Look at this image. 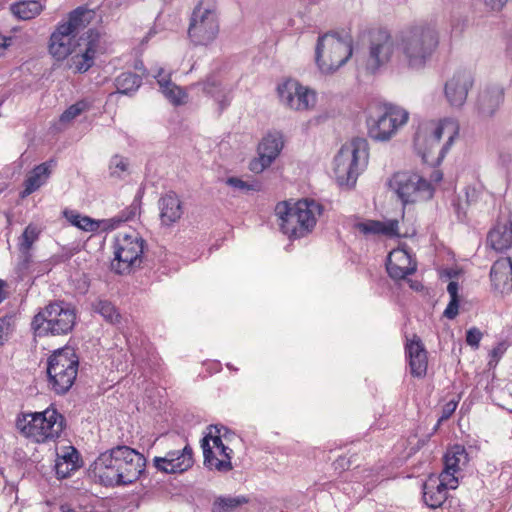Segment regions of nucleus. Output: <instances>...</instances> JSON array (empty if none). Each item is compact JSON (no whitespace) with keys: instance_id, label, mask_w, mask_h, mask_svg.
I'll return each instance as SVG.
<instances>
[{"instance_id":"obj_1","label":"nucleus","mask_w":512,"mask_h":512,"mask_svg":"<svg viewBox=\"0 0 512 512\" xmlns=\"http://www.w3.org/2000/svg\"><path fill=\"white\" fill-rule=\"evenodd\" d=\"M146 467L145 457L135 449L118 445L101 453L93 463V473L106 487L136 482Z\"/></svg>"},{"instance_id":"obj_2","label":"nucleus","mask_w":512,"mask_h":512,"mask_svg":"<svg viewBox=\"0 0 512 512\" xmlns=\"http://www.w3.org/2000/svg\"><path fill=\"white\" fill-rule=\"evenodd\" d=\"M323 206L313 199H302L296 203H278L275 215L281 231L290 239H299L310 234L319 217Z\"/></svg>"},{"instance_id":"obj_3","label":"nucleus","mask_w":512,"mask_h":512,"mask_svg":"<svg viewBox=\"0 0 512 512\" xmlns=\"http://www.w3.org/2000/svg\"><path fill=\"white\" fill-rule=\"evenodd\" d=\"M457 127L448 120L426 121L419 125L414 146L424 162L439 163L452 145Z\"/></svg>"},{"instance_id":"obj_4","label":"nucleus","mask_w":512,"mask_h":512,"mask_svg":"<svg viewBox=\"0 0 512 512\" xmlns=\"http://www.w3.org/2000/svg\"><path fill=\"white\" fill-rule=\"evenodd\" d=\"M368 142L364 138H354L345 143L334 158V174L341 186L352 187L361 171L368 164Z\"/></svg>"},{"instance_id":"obj_5","label":"nucleus","mask_w":512,"mask_h":512,"mask_svg":"<svg viewBox=\"0 0 512 512\" xmlns=\"http://www.w3.org/2000/svg\"><path fill=\"white\" fill-rule=\"evenodd\" d=\"M19 432L37 443L54 440L64 429V417L55 409L42 412L22 413L16 419Z\"/></svg>"},{"instance_id":"obj_6","label":"nucleus","mask_w":512,"mask_h":512,"mask_svg":"<svg viewBox=\"0 0 512 512\" xmlns=\"http://www.w3.org/2000/svg\"><path fill=\"white\" fill-rule=\"evenodd\" d=\"M437 45L436 29L432 25H418L403 35L401 50L407 65L412 69H420L424 67Z\"/></svg>"},{"instance_id":"obj_7","label":"nucleus","mask_w":512,"mask_h":512,"mask_svg":"<svg viewBox=\"0 0 512 512\" xmlns=\"http://www.w3.org/2000/svg\"><path fill=\"white\" fill-rule=\"evenodd\" d=\"M79 367V358L71 347L54 351L48 359V385L58 395L67 393L73 386Z\"/></svg>"},{"instance_id":"obj_8","label":"nucleus","mask_w":512,"mask_h":512,"mask_svg":"<svg viewBox=\"0 0 512 512\" xmlns=\"http://www.w3.org/2000/svg\"><path fill=\"white\" fill-rule=\"evenodd\" d=\"M75 322V308L64 301H55L34 316L32 327L38 335H66L72 331Z\"/></svg>"},{"instance_id":"obj_9","label":"nucleus","mask_w":512,"mask_h":512,"mask_svg":"<svg viewBox=\"0 0 512 512\" xmlns=\"http://www.w3.org/2000/svg\"><path fill=\"white\" fill-rule=\"evenodd\" d=\"M352 56V39L349 35L339 37L326 33L318 38L316 63L322 73H332L344 65Z\"/></svg>"},{"instance_id":"obj_10","label":"nucleus","mask_w":512,"mask_h":512,"mask_svg":"<svg viewBox=\"0 0 512 512\" xmlns=\"http://www.w3.org/2000/svg\"><path fill=\"white\" fill-rule=\"evenodd\" d=\"M228 431L225 427L211 425L201 441L204 455V465L210 470L226 473L233 469L231 462L232 449L224 444Z\"/></svg>"},{"instance_id":"obj_11","label":"nucleus","mask_w":512,"mask_h":512,"mask_svg":"<svg viewBox=\"0 0 512 512\" xmlns=\"http://www.w3.org/2000/svg\"><path fill=\"white\" fill-rule=\"evenodd\" d=\"M219 31L215 5L211 0H201L195 7L188 35L195 45H207L217 36Z\"/></svg>"},{"instance_id":"obj_12","label":"nucleus","mask_w":512,"mask_h":512,"mask_svg":"<svg viewBox=\"0 0 512 512\" xmlns=\"http://www.w3.org/2000/svg\"><path fill=\"white\" fill-rule=\"evenodd\" d=\"M409 112L402 107L387 104L377 116L367 119L368 135L376 141H389L398 130L406 125Z\"/></svg>"},{"instance_id":"obj_13","label":"nucleus","mask_w":512,"mask_h":512,"mask_svg":"<svg viewBox=\"0 0 512 512\" xmlns=\"http://www.w3.org/2000/svg\"><path fill=\"white\" fill-rule=\"evenodd\" d=\"M389 186L404 204L426 201L433 196L431 184L419 174L410 171L395 173L389 180Z\"/></svg>"},{"instance_id":"obj_14","label":"nucleus","mask_w":512,"mask_h":512,"mask_svg":"<svg viewBox=\"0 0 512 512\" xmlns=\"http://www.w3.org/2000/svg\"><path fill=\"white\" fill-rule=\"evenodd\" d=\"M144 240L138 233L120 235L116 240L115 259L112 267L119 274L129 273L142 262Z\"/></svg>"},{"instance_id":"obj_15","label":"nucleus","mask_w":512,"mask_h":512,"mask_svg":"<svg viewBox=\"0 0 512 512\" xmlns=\"http://www.w3.org/2000/svg\"><path fill=\"white\" fill-rule=\"evenodd\" d=\"M394 52V42L391 35L384 30L372 34L369 55L366 59V69L376 72L387 64Z\"/></svg>"},{"instance_id":"obj_16","label":"nucleus","mask_w":512,"mask_h":512,"mask_svg":"<svg viewBox=\"0 0 512 512\" xmlns=\"http://www.w3.org/2000/svg\"><path fill=\"white\" fill-rule=\"evenodd\" d=\"M283 148V138L279 132L268 133L258 146L259 157L250 162L249 168L254 173H261L278 157Z\"/></svg>"},{"instance_id":"obj_17","label":"nucleus","mask_w":512,"mask_h":512,"mask_svg":"<svg viewBox=\"0 0 512 512\" xmlns=\"http://www.w3.org/2000/svg\"><path fill=\"white\" fill-rule=\"evenodd\" d=\"M194 463L193 451L189 445L182 449L168 451L164 457H155V467L166 473H183Z\"/></svg>"},{"instance_id":"obj_18","label":"nucleus","mask_w":512,"mask_h":512,"mask_svg":"<svg viewBox=\"0 0 512 512\" xmlns=\"http://www.w3.org/2000/svg\"><path fill=\"white\" fill-rule=\"evenodd\" d=\"M447 474H440L439 478L430 477L423 485V500L425 504L436 509L441 507L447 499V490L456 489L458 479L446 480Z\"/></svg>"},{"instance_id":"obj_19","label":"nucleus","mask_w":512,"mask_h":512,"mask_svg":"<svg viewBox=\"0 0 512 512\" xmlns=\"http://www.w3.org/2000/svg\"><path fill=\"white\" fill-rule=\"evenodd\" d=\"M76 33L69 30L68 26L59 24L50 37L49 51L57 60H63L70 55L75 48Z\"/></svg>"},{"instance_id":"obj_20","label":"nucleus","mask_w":512,"mask_h":512,"mask_svg":"<svg viewBox=\"0 0 512 512\" xmlns=\"http://www.w3.org/2000/svg\"><path fill=\"white\" fill-rule=\"evenodd\" d=\"M386 270L392 279L401 280L415 272L416 263L407 251L397 249L388 255Z\"/></svg>"},{"instance_id":"obj_21","label":"nucleus","mask_w":512,"mask_h":512,"mask_svg":"<svg viewBox=\"0 0 512 512\" xmlns=\"http://www.w3.org/2000/svg\"><path fill=\"white\" fill-rule=\"evenodd\" d=\"M493 288L501 294L512 293V260L500 258L494 262L490 271Z\"/></svg>"},{"instance_id":"obj_22","label":"nucleus","mask_w":512,"mask_h":512,"mask_svg":"<svg viewBox=\"0 0 512 512\" xmlns=\"http://www.w3.org/2000/svg\"><path fill=\"white\" fill-rule=\"evenodd\" d=\"M492 248L503 251L512 247V214L501 217L488 234Z\"/></svg>"},{"instance_id":"obj_23","label":"nucleus","mask_w":512,"mask_h":512,"mask_svg":"<svg viewBox=\"0 0 512 512\" xmlns=\"http://www.w3.org/2000/svg\"><path fill=\"white\" fill-rule=\"evenodd\" d=\"M160 219L163 225L170 226L183 215L182 201L175 192H168L158 201Z\"/></svg>"},{"instance_id":"obj_24","label":"nucleus","mask_w":512,"mask_h":512,"mask_svg":"<svg viewBox=\"0 0 512 512\" xmlns=\"http://www.w3.org/2000/svg\"><path fill=\"white\" fill-rule=\"evenodd\" d=\"M406 354L411 374L416 377L424 376L428 366L427 352L418 337L415 336L406 344Z\"/></svg>"},{"instance_id":"obj_25","label":"nucleus","mask_w":512,"mask_h":512,"mask_svg":"<svg viewBox=\"0 0 512 512\" xmlns=\"http://www.w3.org/2000/svg\"><path fill=\"white\" fill-rule=\"evenodd\" d=\"M56 166V162L54 160H49L44 163L36 166L30 174L27 176L24 182V190L22 192V197H26L36 190H38L42 185H44L49 179L53 168Z\"/></svg>"},{"instance_id":"obj_26","label":"nucleus","mask_w":512,"mask_h":512,"mask_svg":"<svg viewBox=\"0 0 512 512\" xmlns=\"http://www.w3.org/2000/svg\"><path fill=\"white\" fill-rule=\"evenodd\" d=\"M474 84L470 71L459 70L449 78L444 86L445 96H468Z\"/></svg>"},{"instance_id":"obj_27","label":"nucleus","mask_w":512,"mask_h":512,"mask_svg":"<svg viewBox=\"0 0 512 512\" xmlns=\"http://www.w3.org/2000/svg\"><path fill=\"white\" fill-rule=\"evenodd\" d=\"M85 40V50L72 58L73 66L78 72H86L94 64L99 34L94 30H89Z\"/></svg>"},{"instance_id":"obj_28","label":"nucleus","mask_w":512,"mask_h":512,"mask_svg":"<svg viewBox=\"0 0 512 512\" xmlns=\"http://www.w3.org/2000/svg\"><path fill=\"white\" fill-rule=\"evenodd\" d=\"M398 220L388 219L384 221L368 220L356 225L363 234H383L386 236H399Z\"/></svg>"},{"instance_id":"obj_29","label":"nucleus","mask_w":512,"mask_h":512,"mask_svg":"<svg viewBox=\"0 0 512 512\" xmlns=\"http://www.w3.org/2000/svg\"><path fill=\"white\" fill-rule=\"evenodd\" d=\"M467 462V454L464 447L456 445L450 449L444 456L445 468L441 474H447L446 480L457 479L455 474L459 471L461 465Z\"/></svg>"},{"instance_id":"obj_30","label":"nucleus","mask_w":512,"mask_h":512,"mask_svg":"<svg viewBox=\"0 0 512 512\" xmlns=\"http://www.w3.org/2000/svg\"><path fill=\"white\" fill-rule=\"evenodd\" d=\"M39 237V230L34 225H28L21 237L19 238V251L22 257V261L20 263L21 269H27L31 262V254L30 250L35 241H37Z\"/></svg>"},{"instance_id":"obj_31","label":"nucleus","mask_w":512,"mask_h":512,"mask_svg":"<svg viewBox=\"0 0 512 512\" xmlns=\"http://www.w3.org/2000/svg\"><path fill=\"white\" fill-rule=\"evenodd\" d=\"M43 5L37 0H22L10 5V12L19 20H30L38 16Z\"/></svg>"},{"instance_id":"obj_32","label":"nucleus","mask_w":512,"mask_h":512,"mask_svg":"<svg viewBox=\"0 0 512 512\" xmlns=\"http://www.w3.org/2000/svg\"><path fill=\"white\" fill-rule=\"evenodd\" d=\"M152 76L156 79L160 92L165 96H185L184 90L171 80V73L158 67L152 70Z\"/></svg>"},{"instance_id":"obj_33","label":"nucleus","mask_w":512,"mask_h":512,"mask_svg":"<svg viewBox=\"0 0 512 512\" xmlns=\"http://www.w3.org/2000/svg\"><path fill=\"white\" fill-rule=\"evenodd\" d=\"M279 96H315L316 92L308 87L302 86L294 78H286L276 87Z\"/></svg>"},{"instance_id":"obj_34","label":"nucleus","mask_w":512,"mask_h":512,"mask_svg":"<svg viewBox=\"0 0 512 512\" xmlns=\"http://www.w3.org/2000/svg\"><path fill=\"white\" fill-rule=\"evenodd\" d=\"M92 19V11L88 10L84 7H78L72 12H70L68 20L60 23L63 26H68L69 30L74 33H78V31L84 28L87 24L90 23Z\"/></svg>"},{"instance_id":"obj_35","label":"nucleus","mask_w":512,"mask_h":512,"mask_svg":"<svg viewBox=\"0 0 512 512\" xmlns=\"http://www.w3.org/2000/svg\"><path fill=\"white\" fill-rule=\"evenodd\" d=\"M64 216L72 225L87 232L98 231L104 223V221H97L88 216H82L73 210H65Z\"/></svg>"},{"instance_id":"obj_36","label":"nucleus","mask_w":512,"mask_h":512,"mask_svg":"<svg viewBox=\"0 0 512 512\" xmlns=\"http://www.w3.org/2000/svg\"><path fill=\"white\" fill-rule=\"evenodd\" d=\"M142 84V78L131 72L121 73L115 79V87L119 94H129L136 92Z\"/></svg>"},{"instance_id":"obj_37","label":"nucleus","mask_w":512,"mask_h":512,"mask_svg":"<svg viewBox=\"0 0 512 512\" xmlns=\"http://www.w3.org/2000/svg\"><path fill=\"white\" fill-rule=\"evenodd\" d=\"M499 105V98H473L472 102L474 113L481 118L491 117Z\"/></svg>"},{"instance_id":"obj_38","label":"nucleus","mask_w":512,"mask_h":512,"mask_svg":"<svg viewBox=\"0 0 512 512\" xmlns=\"http://www.w3.org/2000/svg\"><path fill=\"white\" fill-rule=\"evenodd\" d=\"M247 502L248 499L244 496L219 497L213 504V512H229Z\"/></svg>"},{"instance_id":"obj_39","label":"nucleus","mask_w":512,"mask_h":512,"mask_svg":"<svg viewBox=\"0 0 512 512\" xmlns=\"http://www.w3.org/2000/svg\"><path fill=\"white\" fill-rule=\"evenodd\" d=\"M95 310L112 324H118L120 322V314L117 312L115 306L109 301L99 300L95 304Z\"/></svg>"},{"instance_id":"obj_40","label":"nucleus","mask_w":512,"mask_h":512,"mask_svg":"<svg viewBox=\"0 0 512 512\" xmlns=\"http://www.w3.org/2000/svg\"><path fill=\"white\" fill-rule=\"evenodd\" d=\"M90 105L85 99H81L66 109L60 116L61 123H70L77 116L89 109Z\"/></svg>"},{"instance_id":"obj_41","label":"nucleus","mask_w":512,"mask_h":512,"mask_svg":"<svg viewBox=\"0 0 512 512\" xmlns=\"http://www.w3.org/2000/svg\"><path fill=\"white\" fill-rule=\"evenodd\" d=\"M285 107L296 111L310 110L316 105V98H281Z\"/></svg>"},{"instance_id":"obj_42","label":"nucleus","mask_w":512,"mask_h":512,"mask_svg":"<svg viewBox=\"0 0 512 512\" xmlns=\"http://www.w3.org/2000/svg\"><path fill=\"white\" fill-rule=\"evenodd\" d=\"M56 460L70 464L71 467H80L79 453L73 446L61 448V450L57 452Z\"/></svg>"},{"instance_id":"obj_43","label":"nucleus","mask_w":512,"mask_h":512,"mask_svg":"<svg viewBox=\"0 0 512 512\" xmlns=\"http://www.w3.org/2000/svg\"><path fill=\"white\" fill-rule=\"evenodd\" d=\"M14 327V316L7 314L0 318V347L8 340Z\"/></svg>"},{"instance_id":"obj_44","label":"nucleus","mask_w":512,"mask_h":512,"mask_svg":"<svg viewBox=\"0 0 512 512\" xmlns=\"http://www.w3.org/2000/svg\"><path fill=\"white\" fill-rule=\"evenodd\" d=\"M128 168V161L126 158L119 155L112 157L109 165L110 175L112 177L120 178L123 172H126Z\"/></svg>"},{"instance_id":"obj_45","label":"nucleus","mask_w":512,"mask_h":512,"mask_svg":"<svg viewBox=\"0 0 512 512\" xmlns=\"http://www.w3.org/2000/svg\"><path fill=\"white\" fill-rule=\"evenodd\" d=\"M226 183L230 187H232L234 189L242 190V191H251V190L258 191L260 189V185L258 182L249 183V182L243 181L242 179L237 178V177H229L226 180Z\"/></svg>"},{"instance_id":"obj_46","label":"nucleus","mask_w":512,"mask_h":512,"mask_svg":"<svg viewBox=\"0 0 512 512\" xmlns=\"http://www.w3.org/2000/svg\"><path fill=\"white\" fill-rule=\"evenodd\" d=\"M482 336L483 334L478 328H470L466 333V342L472 348L477 349L479 347Z\"/></svg>"},{"instance_id":"obj_47","label":"nucleus","mask_w":512,"mask_h":512,"mask_svg":"<svg viewBox=\"0 0 512 512\" xmlns=\"http://www.w3.org/2000/svg\"><path fill=\"white\" fill-rule=\"evenodd\" d=\"M78 468L79 467H71L70 464L63 463L58 460H56V463H55V471L59 478L68 477L72 471H75Z\"/></svg>"},{"instance_id":"obj_48","label":"nucleus","mask_w":512,"mask_h":512,"mask_svg":"<svg viewBox=\"0 0 512 512\" xmlns=\"http://www.w3.org/2000/svg\"><path fill=\"white\" fill-rule=\"evenodd\" d=\"M218 85L219 81L217 80L216 77H209L203 84H201L202 92L206 94L219 93L220 90L217 89Z\"/></svg>"},{"instance_id":"obj_49","label":"nucleus","mask_w":512,"mask_h":512,"mask_svg":"<svg viewBox=\"0 0 512 512\" xmlns=\"http://www.w3.org/2000/svg\"><path fill=\"white\" fill-rule=\"evenodd\" d=\"M333 466L336 471L341 473L350 468L351 460L345 456H340L333 462Z\"/></svg>"},{"instance_id":"obj_50","label":"nucleus","mask_w":512,"mask_h":512,"mask_svg":"<svg viewBox=\"0 0 512 512\" xmlns=\"http://www.w3.org/2000/svg\"><path fill=\"white\" fill-rule=\"evenodd\" d=\"M457 407V403L450 401L448 402L442 409V415L438 420V424L442 421H445L451 417Z\"/></svg>"},{"instance_id":"obj_51","label":"nucleus","mask_w":512,"mask_h":512,"mask_svg":"<svg viewBox=\"0 0 512 512\" xmlns=\"http://www.w3.org/2000/svg\"><path fill=\"white\" fill-rule=\"evenodd\" d=\"M458 306V299H451L444 311V316L448 319L455 318L458 314Z\"/></svg>"},{"instance_id":"obj_52","label":"nucleus","mask_w":512,"mask_h":512,"mask_svg":"<svg viewBox=\"0 0 512 512\" xmlns=\"http://www.w3.org/2000/svg\"><path fill=\"white\" fill-rule=\"evenodd\" d=\"M506 2L507 0H485V4L494 11H500Z\"/></svg>"},{"instance_id":"obj_53","label":"nucleus","mask_w":512,"mask_h":512,"mask_svg":"<svg viewBox=\"0 0 512 512\" xmlns=\"http://www.w3.org/2000/svg\"><path fill=\"white\" fill-rule=\"evenodd\" d=\"M447 291L451 296V299H458V283L455 281L449 282Z\"/></svg>"},{"instance_id":"obj_54","label":"nucleus","mask_w":512,"mask_h":512,"mask_svg":"<svg viewBox=\"0 0 512 512\" xmlns=\"http://www.w3.org/2000/svg\"><path fill=\"white\" fill-rule=\"evenodd\" d=\"M11 38L0 35V57L4 55L6 49L10 45Z\"/></svg>"},{"instance_id":"obj_55","label":"nucleus","mask_w":512,"mask_h":512,"mask_svg":"<svg viewBox=\"0 0 512 512\" xmlns=\"http://www.w3.org/2000/svg\"><path fill=\"white\" fill-rule=\"evenodd\" d=\"M466 98H450V104L454 107L461 108L465 103Z\"/></svg>"},{"instance_id":"obj_56","label":"nucleus","mask_w":512,"mask_h":512,"mask_svg":"<svg viewBox=\"0 0 512 512\" xmlns=\"http://www.w3.org/2000/svg\"><path fill=\"white\" fill-rule=\"evenodd\" d=\"M170 99H171V104L174 107H178V106L186 104L185 98H170Z\"/></svg>"},{"instance_id":"obj_57","label":"nucleus","mask_w":512,"mask_h":512,"mask_svg":"<svg viewBox=\"0 0 512 512\" xmlns=\"http://www.w3.org/2000/svg\"><path fill=\"white\" fill-rule=\"evenodd\" d=\"M136 210H137V207L136 206H132L131 207V211H130V214L126 217V220H128L129 218L135 216L136 214Z\"/></svg>"},{"instance_id":"obj_58","label":"nucleus","mask_w":512,"mask_h":512,"mask_svg":"<svg viewBox=\"0 0 512 512\" xmlns=\"http://www.w3.org/2000/svg\"><path fill=\"white\" fill-rule=\"evenodd\" d=\"M3 286H4V282L2 280H0V302L4 299Z\"/></svg>"},{"instance_id":"obj_59","label":"nucleus","mask_w":512,"mask_h":512,"mask_svg":"<svg viewBox=\"0 0 512 512\" xmlns=\"http://www.w3.org/2000/svg\"><path fill=\"white\" fill-rule=\"evenodd\" d=\"M220 109L222 110L225 106L229 105V103L225 100L220 101L219 103Z\"/></svg>"},{"instance_id":"obj_60","label":"nucleus","mask_w":512,"mask_h":512,"mask_svg":"<svg viewBox=\"0 0 512 512\" xmlns=\"http://www.w3.org/2000/svg\"><path fill=\"white\" fill-rule=\"evenodd\" d=\"M493 93H496L498 95H502V94H504V91H503L502 88H497V91H493Z\"/></svg>"},{"instance_id":"obj_61","label":"nucleus","mask_w":512,"mask_h":512,"mask_svg":"<svg viewBox=\"0 0 512 512\" xmlns=\"http://www.w3.org/2000/svg\"><path fill=\"white\" fill-rule=\"evenodd\" d=\"M497 353H498V350H497V349H493V350H492V355H493V356H496V355H497Z\"/></svg>"},{"instance_id":"obj_62","label":"nucleus","mask_w":512,"mask_h":512,"mask_svg":"<svg viewBox=\"0 0 512 512\" xmlns=\"http://www.w3.org/2000/svg\"><path fill=\"white\" fill-rule=\"evenodd\" d=\"M411 288H416L417 289V284L411 285Z\"/></svg>"},{"instance_id":"obj_63","label":"nucleus","mask_w":512,"mask_h":512,"mask_svg":"<svg viewBox=\"0 0 512 512\" xmlns=\"http://www.w3.org/2000/svg\"><path fill=\"white\" fill-rule=\"evenodd\" d=\"M411 288H416L417 289V284L411 285Z\"/></svg>"},{"instance_id":"obj_64","label":"nucleus","mask_w":512,"mask_h":512,"mask_svg":"<svg viewBox=\"0 0 512 512\" xmlns=\"http://www.w3.org/2000/svg\"><path fill=\"white\" fill-rule=\"evenodd\" d=\"M135 68L139 69L141 68V65H135Z\"/></svg>"}]
</instances>
